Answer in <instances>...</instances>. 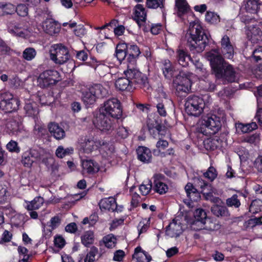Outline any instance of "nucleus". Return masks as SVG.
Returning a JSON list of instances; mask_svg holds the SVG:
<instances>
[{"label":"nucleus","mask_w":262,"mask_h":262,"mask_svg":"<svg viewBox=\"0 0 262 262\" xmlns=\"http://www.w3.org/2000/svg\"><path fill=\"white\" fill-rule=\"evenodd\" d=\"M213 73L217 79L232 82L236 80V73L233 67L226 62L218 49H212L206 54Z\"/></svg>","instance_id":"nucleus-1"},{"label":"nucleus","mask_w":262,"mask_h":262,"mask_svg":"<svg viewBox=\"0 0 262 262\" xmlns=\"http://www.w3.org/2000/svg\"><path fill=\"white\" fill-rule=\"evenodd\" d=\"M186 37L190 43V50L200 53L205 49L211 36L198 21H194L190 23Z\"/></svg>","instance_id":"nucleus-2"},{"label":"nucleus","mask_w":262,"mask_h":262,"mask_svg":"<svg viewBox=\"0 0 262 262\" xmlns=\"http://www.w3.org/2000/svg\"><path fill=\"white\" fill-rule=\"evenodd\" d=\"M224 113L222 111L207 114L202 118L201 121L202 129L206 128L209 131V134H214L221 128V121L224 118ZM201 132L207 135V130L201 129Z\"/></svg>","instance_id":"nucleus-3"},{"label":"nucleus","mask_w":262,"mask_h":262,"mask_svg":"<svg viewBox=\"0 0 262 262\" xmlns=\"http://www.w3.org/2000/svg\"><path fill=\"white\" fill-rule=\"evenodd\" d=\"M241 20L245 24V34L252 43H256L262 40V31L259 27L258 21L247 15H242Z\"/></svg>","instance_id":"nucleus-4"},{"label":"nucleus","mask_w":262,"mask_h":262,"mask_svg":"<svg viewBox=\"0 0 262 262\" xmlns=\"http://www.w3.org/2000/svg\"><path fill=\"white\" fill-rule=\"evenodd\" d=\"M135 64H128L127 69L124 71L123 74L129 80L135 89L138 87L145 88L148 86V78L135 67Z\"/></svg>","instance_id":"nucleus-5"},{"label":"nucleus","mask_w":262,"mask_h":262,"mask_svg":"<svg viewBox=\"0 0 262 262\" xmlns=\"http://www.w3.org/2000/svg\"><path fill=\"white\" fill-rule=\"evenodd\" d=\"M99 112L110 116L111 118L119 119L122 114L120 101L115 98L107 99L101 105Z\"/></svg>","instance_id":"nucleus-6"},{"label":"nucleus","mask_w":262,"mask_h":262,"mask_svg":"<svg viewBox=\"0 0 262 262\" xmlns=\"http://www.w3.org/2000/svg\"><path fill=\"white\" fill-rule=\"evenodd\" d=\"M7 29L8 32L14 36L27 38L33 36L32 29L24 21H10L7 24Z\"/></svg>","instance_id":"nucleus-7"},{"label":"nucleus","mask_w":262,"mask_h":262,"mask_svg":"<svg viewBox=\"0 0 262 262\" xmlns=\"http://www.w3.org/2000/svg\"><path fill=\"white\" fill-rule=\"evenodd\" d=\"M147 125L150 134L155 138H159V141L156 143V147L160 152L164 150L168 146V143L166 140H161L160 138V135H163L161 132L162 126L158 120L155 119L152 120V115H150L148 117L147 120Z\"/></svg>","instance_id":"nucleus-8"},{"label":"nucleus","mask_w":262,"mask_h":262,"mask_svg":"<svg viewBox=\"0 0 262 262\" xmlns=\"http://www.w3.org/2000/svg\"><path fill=\"white\" fill-rule=\"evenodd\" d=\"M49 53L51 60L57 64H63L70 59L68 48L61 43L52 45Z\"/></svg>","instance_id":"nucleus-9"},{"label":"nucleus","mask_w":262,"mask_h":262,"mask_svg":"<svg viewBox=\"0 0 262 262\" xmlns=\"http://www.w3.org/2000/svg\"><path fill=\"white\" fill-rule=\"evenodd\" d=\"M205 104L202 98L197 96H190L185 103L186 112L193 116H199L203 112Z\"/></svg>","instance_id":"nucleus-10"},{"label":"nucleus","mask_w":262,"mask_h":262,"mask_svg":"<svg viewBox=\"0 0 262 262\" xmlns=\"http://www.w3.org/2000/svg\"><path fill=\"white\" fill-rule=\"evenodd\" d=\"M60 80L59 73L54 70H48L38 76L37 85L41 88H48L56 84Z\"/></svg>","instance_id":"nucleus-11"},{"label":"nucleus","mask_w":262,"mask_h":262,"mask_svg":"<svg viewBox=\"0 0 262 262\" xmlns=\"http://www.w3.org/2000/svg\"><path fill=\"white\" fill-rule=\"evenodd\" d=\"M19 101L9 92L0 94V110L10 113L18 109Z\"/></svg>","instance_id":"nucleus-12"},{"label":"nucleus","mask_w":262,"mask_h":262,"mask_svg":"<svg viewBox=\"0 0 262 262\" xmlns=\"http://www.w3.org/2000/svg\"><path fill=\"white\" fill-rule=\"evenodd\" d=\"M173 85L177 92L181 96L187 94L191 90V82L189 75L184 72L180 74L173 80Z\"/></svg>","instance_id":"nucleus-13"},{"label":"nucleus","mask_w":262,"mask_h":262,"mask_svg":"<svg viewBox=\"0 0 262 262\" xmlns=\"http://www.w3.org/2000/svg\"><path fill=\"white\" fill-rule=\"evenodd\" d=\"M93 122L97 128L103 132L111 131L114 129V120L99 112L93 119Z\"/></svg>","instance_id":"nucleus-14"},{"label":"nucleus","mask_w":262,"mask_h":262,"mask_svg":"<svg viewBox=\"0 0 262 262\" xmlns=\"http://www.w3.org/2000/svg\"><path fill=\"white\" fill-rule=\"evenodd\" d=\"M34 161H38L46 165L47 166L51 164L53 159L50 154L41 148H33L28 150Z\"/></svg>","instance_id":"nucleus-15"},{"label":"nucleus","mask_w":262,"mask_h":262,"mask_svg":"<svg viewBox=\"0 0 262 262\" xmlns=\"http://www.w3.org/2000/svg\"><path fill=\"white\" fill-rule=\"evenodd\" d=\"M37 29L50 35H54L60 32V25L52 18H47L37 26Z\"/></svg>","instance_id":"nucleus-16"},{"label":"nucleus","mask_w":262,"mask_h":262,"mask_svg":"<svg viewBox=\"0 0 262 262\" xmlns=\"http://www.w3.org/2000/svg\"><path fill=\"white\" fill-rule=\"evenodd\" d=\"M154 190L160 194L166 193L168 190V186L166 182L164 175L160 173L155 174L154 176Z\"/></svg>","instance_id":"nucleus-17"},{"label":"nucleus","mask_w":262,"mask_h":262,"mask_svg":"<svg viewBox=\"0 0 262 262\" xmlns=\"http://www.w3.org/2000/svg\"><path fill=\"white\" fill-rule=\"evenodd\" d=\"M95 70L100 77L105 78V80L108 84L109 81H111L113 79V75H114L113 72H115L116 68L113 67H110L105 64H101L97 66Z\"/></svg>","instance_id":"nucleus-18"},{"label":"nucleus","mask_w":262,"mask_h":262,"mask_svg":"<svg viewBox=\"0 0 262 262\" xmlns=\"http://www.w3.org/2000/svg\"><path fill=\"white\" fill-rule=\"evenodd\" d=\"M221 45L222 53L224 57L228 59H232L234 55V48L227 35L222 37Z\"/></svg>","instance_id":"nucleus-19"},{"label":"nucleus","mask_w":262,"mask_h":262,"mask_svg":"<svg viewBox=\"0 0 262 262\" xmlns=\"http://www.w3.org/2000/svg\"><path fill=\"white\" fill-rule=\"evenodd\" d=\"M183 232L181 223L177 219H173L166 229V234L170 237H178Z\"/></svg>","instance_id":"nucleus-20"},{"label":"nucleus","mask_w":262,"mask_h":262,"mask_svg":"<svg viewBox=\"0 0 262 262\" xmlns=\"http://www.w3.org/2000/svg\"><path fill=\"white\" fill-rule=\"evenodd\" d=\"M62 26L67 27L69 29H72L74 35L79 38L83 37L87 33L84 26L82 24H77L75 21L70 20L69 22L63 23Z\"/></svg>","instance_id":"nucleus-21"},{"label":"nucleus","mask_w":262,"mask_h":262,"mask_svg":"<svg viewBox=\"0 0 262 262\" xmlns=\"http://www.w3.org/2000/svg\"><path fill=\"white\" fill-rule=\"evenodd\" d=\"M185 189L187 196L189 199L188 202H185V203L187 204L189 207H193V205L191 204L193 202H197L200 199L201 196L200 193L191 183H188L186 185Z\"/></svg>","instance_id":"nucleus-22"},{"label":"nucleus","mask_w":262,"mask_h":262,"mask_svg":"<svg viewBox=\"0 0 262 262\" xmlns=\"http://www.w3.org/2000/svg\"><path fill=\"white\" fill-rule=\"evenodd\" d=\"M199 185L202 189V192L205 195L206 199L215 203V205H220L222 203L219 198L213 196L212 193L209 191L211 188L210 184L201 180H199Z\"/></svg>","instance_id":"nucleus-23"},{"label":"nucleus","mask_w":262,"mask_h":262,"mask_svg":"<svg viewBox=\"0 0 262 262\" xmlns=\"http://www.w3.org/2000/svg\"><path fill=\"white\" fill-rule=\"evenodd\" d=\"M81 166L83 174H93L97 172L100 169L98 164L92 160H82Z\"/></svg>","instance_id":"nucleus-24"},{"label":"nucleus","mask_w":262,"mask_h":262,"mask_svg":"<svg viewBox=\"0 0 262 262\" xmlns=\"http://www.w3.org/2000/svg\"><path fill=\"white\" fill-rule=\"evenodd\" d=\"M89 89L97 99L105 97L108 94V84L106 86L99 83L94 84Z\"/></svg>","instance_id":"nucleus-25"},{"label":"nucleus","mask_w":262,"mask_h":262,"mask_svg":"<svg viewBox=\"0 0 262 262\" xmlns=\"http://www.w3.org/2000/svg\"><path fill=\"white\" fill-rule=\"evenodd\" d=\"M137 157L139 160L144 163L151 162L152 154L150 149L144 146H139L137 149Z\"/></svg>","instance_id":"nucleus-26"},{"label":"nucleus","mask_w":262,"mask_h":262,"mask_svg":"<svg viewBox=\"0 0 262 262\" xmlns=\"http://www.w3.org/2000/svg\"><path fill=\"white\" fill-rule=\"evenodd\" d=\"M51 134L57 140L62 139L66 136L64 130L58 124L51 122L48 125Z\"/></svg>","instance_id":"nucleus-27"},{"label":"nucleus","mask_w":262,"mask_h":262,"mask_svg":"<svg viewBox=\"0 0 262 262\" xmlns=\"http://www.w3.org/2000/svg\"><path fill=\"white\" fill-rule=\"evenodd\" d=\"M134 18L138 25H141L146 19L145 8L141 5H136L134 9Z\"/></svg>","instance_id":"nucleus-28"},{"label":"nucleus","mask_w":262,"mask_h":262,"mask_svg":"<svg viewBox=\"0 0 262 262\" xmlns=\"http://www.w3.org/2000/svg\"><path fill=\"white\" fill-rule=\"evenodd\" d=\"M260 5L259 0H245L242 7L247 12L255 14L257 13Z\"/></svg>","instance_id":"nucleus-29"},{"label":"nucleus","mask_w":262,"mask_h":262,"mask_svg":"<svg viewBox=\"0 0 262 262\" xmlns=\"http://www.w3.org/2000/svg\"><path fill=\"white\" fill-rule=\"evenodd\" d=\"M6 128L9 134L17 135L23 130V126L20 120H13L7 123Z\"/></svg>","instance_id":"nucleus-30"},{"label":"nucleus","mask_w":262,"mask_h":262,"mask_svg":"<svg viewBox=\"0 0 262 262\" xmlns=\"http://www.w3.org/2000/svg\"><path fill=\"white\" fill-rule=\"evenodd\" d=\"M115 86L116 89L120 91H131L135 89L129 80L125 76L116 80Z\"/></svg>","instance_id":"nucleus-31"},{"label":"nucleus","mask_w":262,"mask_h":262,"mask_svg":"<svg viewBox=\"0 0 262 262\" xmlns=\"http://www.w3.org/2000/svg\"><path fill=\"white\" fill-rule=\"evenodd\" d=\"M99 206L101 209L111 211H114L117 209L116 200L112 197L102 199L99 203Z\"/></svg>","instance_id":"nucleus-32"},{"label":"nucleus","mask_w":262,"mask_h":262,"mask_svg":"<svg viewBox=\"0 0 262 262\" xmlns=\"http://www.w3.org/2000/svg\"><path fill=\"white\" fill-rule=\"evenodd\" d=\"M133 257L136 259L137 262H149L151 259V256L140 247L135 248Z\"/></svg>","instance_id":"nucleus-33"},{"label":"nucleus","mask_w":262,"mask_h":262,"mask_svg":"<svg viewBox=\"0 0 262 262\" xmlns=\"http://www.w3.org/2000/svg\"><path fill=\"white\" fill-rule=\"evenodd\" d=\"M96 147L97 145L92 139L85 138L84 141L79 144L80 151L86 154L91 152Z\"/></svg>","instance_id":"nucleus-34"},{"label":"nucleus","mask_w":262,"mask_h":262,"mask_svg":"<svg viewBox=\"0 0 262 262\" xmlns=\"http://www.w3.org/2000/svg\"><path fill=\"white\" fill-rule=\"evenodd\" d=\"M44 199L41 196H36L31 201H25L24 206L28 210L38 209L43 204Z\"/></svg>","instance_id":"nucleus-35"},{"label":"nucleus","mask_w":262,"mask_h":262,"mask_svg":"<svg viewBox=\"0 0 262 262\" xmlns=\"http://www.w3.org/2000/svg\"><path fill=\"white\" fill-rule=\"evenodd\" d=\"M177 58L179 63L184 67H187L192 59L189 55L182 49L177 51Z\"/></svg>","instance_id":"nucleus-36"},{"label":"nucleus","mask_w":262,"mask_h":262,"mask_svg":"<svg viewBox=\"0 0 262 262\" xmlns=\"http://www.w3.org/2000/svg\"><path fill=\"white\" fill-rule=\"evenodd\" d=\"M222 141L217 137L207 139L204 141V146L207 150H214L221 146Z\"/></svg>","instance_id":"nucleus-37"},{"label":"nucleus","mask_w":262,"mask_h":262,"mask_svg":"<svg viewBox=\"0 0 262 262\" xmlns=\"http://www.w3.org/2000/svg\"><path fill=\"white\" fill-rule=\"evenodd\" d=\"M127 46V51L129 54L128 60H129L130 63H136V58L140 54V49L136 45L128 44Z\"/></svg>","instance_id":"nucleus-38"},{"label":"nucleus","mask_w":262,"mask_h":262,"mask_svg":"<svg viewBox=\"0 0 262 262\" xmlns=\"http://www.w3.org/2000/svg\"><path fill=\"white\" fill-rule=\"evenodd\" d=\"M24 110L29 116L35 117L38 113L37 104L32 100H27L25 101Z\"/></svg>","instance_id":"nucleus-39"},{"label":"nucleus","mask_w":262,"mask_h":262,"mask_svg":"<svg viewBox=\"0 0 262 262\" xmlns=\"http://www.w3.org/2000/svg\"><path fill=\"white\" fill-rule=\"evenodd\" d=\"M162 71L165 77L167 79H171L174 72V69L171 62L168 60H164L163 61Z\"/></svg>","instance_id":"nucleus-40"},{"label":"nucleus","mask_w":262,"mask_h":262,"mask_svg":"<svg viewBox=\"0 0 262 262\" xmlns=\"http://www.w3.org/2000/svg\"><path fill=\"white\" fill-rule=\"evenodd\" d=\"M194 221L192 224V226L195 225H201L205 223V220L207 217L206 212L202 209H197L194 213Z\"/></svg>","instance_id":"nucleus-41"},{"label":"nucleus","mask_w":262,"mask_h":262,"mask_svg":"<svg viewBox=\"0 0 262 262\" xmlns=\"http://www.w3.org/2000/svg\"><path fill=\"white\" fill-rule=\"evenodd\" d=\"M203 226H204L203 227L204 229L209 231L217 230L220 228V225L216 221L206 218L205 220V223H203V224H201L200 225V228H195L193 227L192 228L194 230H199L200 229H202Z\"/></svg>","instance_id":"nucleus-42"},{"label":"nucleus","mask_w":262,"mask_h":262,"mask_svg":"<svg viewBox=\"0 0 262 262\" xmlns=\"http://www.w3.org/2000/svg\"><path fill=\"white\" fill-rule=\"evenodd\" d=\"M127 44L125 43H119L116 48L115 56L119 61L124 59L127 54Z\"/></svg>","instance_id":"nucleus-43"},{"label":"nucleus","mask_w":262,"mask_h":262,"mask_svg":"<svg viewBox=\"0 0 262 262\" xmlns=\"http://www.w3.org/2000/svg\"><path fill=\"white\" fill-rule=\"evenodd\" d=\"M82 100L85 105L89 106L94 104L97 99L88 89V90L82 92Z\"/></svg>","instance_id":"nucleus-44"},{"label":"nucleus","mask_w":262,"mask_h":262,"mask_svg":"<svg viewBox=\"0 0 262 262\" xmlns=\"http://www.w3.org/2000/svg\"><path fill=\"white\" fill-rule=\"evenodd\" d=\"M100 151L104 157L112 158L115 151L114 146L110 143L103 142L100 145Z\"/></svg>","instance_id":"nucleus-45"},{"label":"nucleus","mask_w":262,"mask_h":262,"mask_svg":"<svg viewBox=\"0 0 262 262\" xmlns=\"http://www.w3.org/2000/svg\"><path fill=\"white\" fill-rule=\"evenodd\" d=\"M211 212L216 216H228L229 215L227 208L220 205H213L211 208Z\"/></svg>","instance_id":"nucleus-46"},{"label":"nucleus","mask_w":262,"mask_h":262,"mask_svg":"<svg viewBox=\"0 0 262 262\" xmlns=\"http://www.w3.org/2000/svg\"><path fill=\"white\" fill-rule=\"evenodd\" d=\"M257 128V125L255 122H251L250 123H238L236 125V128L238 130H241L243 133L250 132Z\"/></svg>","instance_id":"nucleus-47"},{"label":"nucleus","mask_w":262,"mask_h":262,"mask_svg":"<svg viewBox=\"0 0 262 262\" xmlns=\"http://www.w3.org/2000/svg\"><path fill=\"white\" fill-rule=\"evenodd\" d=\"M74 149L72 147L64 148L62 146H59L56 150L55 155L59 158L69 156L73 153Z\"/></svg>","instance_id":"nucleus-48"},{"label":"nucleus","mask_w":262,"mask_h":262,"mask_svg":"<svg viewBox=\"0 0 262 262\" xmlns=\"http://www.w3.org/2000/svg\"><path fill=\"white\" fill-rule=\"evenodd\" d=\"M105 246L108 248H114L117 243V238L113 234H109L103 238Z\"/></svg>","instance_id":"nucleus-49"},{"label":"nucleus","mask_w":262,"mask_h":262,"mask_svg":"<svg viewBox=\"0 0 262 262\" xmlns=\"http://www.w3.org/2000/svg\"><path fill=\"white\" fill-rule=\"evenodd\" d=\"M205 20L209 24H216L220 21V17L214 12L207 11L205 15Z\"/></svg>","instance_id":"nucleus-50"},{"label":"nucleus","mask_w":262,"mask_h":262,"mask_svg":"<svg viewBox=\"0 0 262 262\" xmlns=\"http://www.w3.org/2000/svg\"><path fill=\"white\" fill-rule=\"evenodd\" d=\"M82 243L86 247L92 244L94 242V233L92 231L85 232L81 237Z\"/></svg>","instance_id":"nucleus-51"},{"label":"nucleus","mask_w":262,"mask_h":262,"mask_svg":"<svg viewBox=\"0 0 262 262\" xmlns=\"http://www.w3.org/2000/svg\"><path fill=\"white\" fill-rule=\"evenodd\" d=\"M261 211H262V201L260 200L253 201L249 207V211L255 214Z\"/></svg>","instance_id":"nucleus-52"},{"label":"nucleus","mask_w":262,"mask_h":262,"mask_svg":"<svg viewBox=\"0 0 262 262\" xmlns=\"http://www.w3.org/2000/svg\"><path fill=\"white\" fill-rule=\"evenodd\" d=\"M17 250L19 254V262H28L29 255L27 249L24 247L19 246Z\"/></svg>","instance_id":"nucleus-53"},{"label":"nucleus","mask_w":262,"mask_h":262,"mask_svg":"<svg viewBox=\"0 0 262 262\" xmlns=\"http://www.w3.org/2000/svg\"><path fill=\"white\" fill-rule=\"evenodd\" d=\"M165 0H146V6L151 9H157L158 7H164Z\"/></svg>","instance_id":"nucleus-54"},{"label":"nucleus","mask_w":262,"mask_h":262,"mask_svg":"<svg viewBox=\"0 0 262 262\" xmlns=\"http://www.w3.org/2000/svg\"><path fill=\"white\" fill-rule=\"evenodd\" d=\"M151 182L150 181L144 182L139 186V189L143 195L148 194L151 189Z\"/></svg>","instance_id":"nucleus-55"},{"label":"nucleus","mask_w":262,"mask_h":262,"mask_svg":"<svg viewBox=\"0 0 262 262\" xmlns=\"http://www.w3.org/2000/svg\"><path fill=\"white\" fill-rule=\"evenodd\" d=\"M34 162V160L32 157L30 156L28 151L24 153L22 156L21 162L25 167H31Z\"/></svg>","instance_id":"nucleus-56"},{"label":"nucleus","mask_w":262,"mask_h":262,"mask_svg":"<svg viewBox=\"0 0 262 262\" xmlns=\"http://www.w3.org/2000/svg\"><path fill=\"white\" fill-rule=\"evenodd\" d=\"M98 252V249L96 247L94 246L91 247L84 258V262H94Z\"/></svg>","instance_id":"nucleus-57"},{"label":"nucleus","mask_w":262,"mask_h":262,"mask_svg":"<svg viewBox=\"0 0 262 262\" xmlns=\"http://www.w3.org/2000/svg\"><path fill=\"white\" fill-rule=\"evenodd\" d=\"M36 52L35 49L32 48H26L23 52V57L27 60H32L36 56Z\"/></svg>","instance_id":"nucleus-58"},{"label":"nucleus","mask_w":262,"mask_h":262,"mask_svg":"<svg viewBox=\"0 0 262 262\" xmlns=\"http://www.w3.org/2000/svg\"><path fill=\"white\" fill-rule=\"evenodd\" d=\"M217 173L215 168L210 166L207 171L204 173V176L210 181H213L217 177Z\"/></svg>","instance_id":"nucleus-59"},{"label":"nucleus","mask_w":262,"mask_h":262,"mask_svg":"<svg viewBox=\"0 0 262 262\" xmlns=\"http://www.w3.org/2000/svg\"><path fill=\"white\" fill-rule=\"evenodd\" d=\"M237 197L236 194H234L231 198L227 199L226 200L227 205L229 207H239L241 205V202Z\"/></svg>","instance_id":"nucleus-60"},{"label":"nucleus","mask_w":262,"mask_h":262,"mask_svg":"<svg viewBox=\"0 0 262 262\" xmlns=\"http://www.w3.org/2000/svg\"><path fill=\"white\" fill-rule=\"evenodd\" d=\"M176 6L180 13H183L188 9V5L185 0H176Z\"/></svg>","instance_id":"nucleus-61"},{"label":"nucleus","mask_w":262,"mask_h":262,"mask_svg":"<svg viewBox=\"0 0 262 262\" xmlns=\"http://www.w3.org/2000/svg\"><path fill=\"white\" fill-rule=\"evenodd\" d=\"M98 216L97 213L92 214L89 217H85L82 221V224L84 225L89 224L90 226L94 225L98 221Z\"/></svg>","instance_id":"nucleus-62"},{"label":"nucleus","mask_w":262,"mask_h":262,"mask_svg":"<svg viewBox=\"0 0 262 262\" xmlns=\"http://www.w3.org/2000/svg\"><path fill=\"white\" fill-rule=\"evenodd\" d=\"M7 149L11 152H19L20 149L16 141L11 140L6 145Z\"/></svg>","instance_id":"nucleus-63"},{"label":"nucleus","mask_w":262,"mask_h":262,"mask_svg":"<svg viewBox=\"0 0 262 262\" xmlns=\"http://www.w3.org/2000/svg\"><path fill=\"white\" fill-rule=\"evenodd\" d=\"M251 59L255 61H262V47L260 46L252 51Z\"/></svg>","instance_id":"nucleus-64"}]
</instances>
